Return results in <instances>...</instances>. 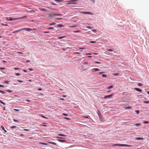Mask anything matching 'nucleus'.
<instances>
[{"label": "nucleus", "mask_w": 149, "mask_h": 149, "mask_svg": "<svg viewBox=\"0 0 149 149\" xmlns=\"http://www.w3.org/2000/svg\"><path fill=\"white\" fill-rule=\"evenodd\" d=\"M26 16H24L23 17H20V18H13L12 17H10L9 18V20L10 21H12V20H16L19 19H23L24 18H26Z\"/></svg>", "instance_id": "obj_1"}, {"label": "nucleus", "mask_w": 149, "mask_h": 149, "mask_svg": "<svg viewBox=\"0 0 149 149\" xmlns=\"http://www.w3.org/2000/svg\"><path fill=\"white\" fill-rule=\"evenodd\" d=\"M83 14H90L93 15V14L92 13L89 12H84L82 13Z\"/></svg>", "instance_id": "obj_2"}, {"label": "nucleus", "mask_w": 149, "mask_h": 149, "mask_svg": "<svg viewBox=\"0 0 149 149\" xmlns=\"http://www.w3.org/2000/svg\"><path fill=\"white\" fill-rule=\"evenodd\" d=\"M113 95V94H111L110 95H106L104 97V98H110Z\"/></svg>", "instance_id": "obj_3"}, {"label": "nucleus", "mask_w": 149, "mask_h": 149, "mask_svg": "<svg viewBox=\"0 0 149 149\" xmlns=\"http://www.w3.org/2000/svg\"><path fill=\"white\" fill-rule=\"evenodd\" d=\"M22 29V30H26V31H31L32 30V29H31L30 28H24Z\"/></svg>", "instance_id": "obj_4"}, {"label": "nucleus", "mask_w": 149, "mask_h": 149, "mask_svg": "<svg viewBox=\"0 0 149 149\" xmlns=\"http://www.w3.org/2000/svg\"><path fill=\"white\" fill-rule=\"evenodd\" d=\"M134 89L135 90H136L138 91L139 92H141L142 91V90L140 89L139 88H134Z\"/></svg>", "instance_id": "obj_5"}, {"label": "nucleus", "mask_w": 149, "mask_h": 149, "mask_svg": "<svg viewBox=\"0 0 149 149\" xmlns=\"http://www.w3.org/2000/svg\"><path fill=\"white\" fill-rule=\"evenodd\" d=\"M121 146H126V147H129V146H130L127 144H121Z\"/></svg>", "instance_id": "obj_6"}, {"label": "nucleus", "mask_w": 149, "mask_h": 149, "mask_svg": "<svg viewBox=\"0 0 149 149\" xmlns=\"http://www.w3.org/2000/svg\"><path fill=\"white\" fill-rule=\"evenodd\" d=\"M53 16H62V15L61 14H56L55 13H53Z\"/></svg>", "instance_id": "obj_7"}, {"label": "nucleus", "mask_w": 149, "mask_h": 149, "mask_svg": "<svg viewBox=\"0 0 149 149\" xmlns=\"http://www.w3.org/2000/svg\"><path fill=\"white\" fill-rule=\"evenodd\" d=\"M22 29H19V30H17V31H14L13 32V33H17V32H18L20 31H22Z\"/></svg>", "instance_id": "obj_8"}, {"label": "nucleus", "mask_w": 149, "mask_h": 149, "mask_svg": "<svg viewBox=\"0 0 149 149\" xmlns=\"http://www.w3.org/2000/svg\"><path fill=\"white\" fill-rule=\"evenodd\" d=\"M47 142L48 143L52 144H53L54 145H56L57 144L56 143H54V142H53L48 141V142Z\"/></svg>", "instance_id": "obj_9"}, {"label": "nucleus", "mask_w": 149, "mask_h": 149, "mask_svg": "<svg viewBox=\"0 0 149 149\" xmlns=\"http://www.w3.org/2000/svg\"><path fill=\"white\" fill-rule=\"evenodd\" d=\"M113 146H121V144H113Z\"/></svg>", "instance_id": "obj_10"}, {"label": "nucleus", "mask_w": 149, "mask_h": 149, "mask_svg": "<svg viewBox=\"0 0 149 149\" xmlns=\"http://www.w3.org/2000/svg\"><path fill=\"white\" fill-rule=\"evenodd\" d=\"M132 108V107L131 106H129V107H125V109H131Z\"/></svg>", "instance_id": "obj_11"}, {"label": "nucleus", "mask_w": 149, "mask_h": 149, "mask_svg": "<svg viewBox=\"0 0 149 149\" xmlns=\"http://www.w3.org/2000/svg\"><path fill=\"white\" fill-rule=\"evenodd\" d=\"M58 140L60 142H66V141L65 140H61V139H58Z\"/></svg>", "instance_id": "obj_12"}, {"label": "nucleus", "mask_w": 149, "mask_h": 149, "mask_svg": "<svg viewBox=\"0 0 149 149\" xmlns=\"http://www.w3.org/2000/svg\"><path fill=\"white\" fill-rule=\"evenodd\" d=\"M1 129L4 131L5 132H7V131L5 130L3 126H1Z\"/></svg>", "instance_id": "obj_13"}, {"label": "nucleus", "mask_w": 149, "mask_h": 149, "mask_svg": "<svg viewBox=\"0 0 149 149\" xmlns=\"http://www.w3.org/2000/svg\"><path fill=\"white\" fill-rule=\"evenodd\" d=\"M53 13H49V17H53Z\"/></svg>", "instance_id": "obj_14"}, {"label": "nucleus", "mask_w": 149, "mask_h": 149, "mask_svg": "<svg viewBox=\"0 0 149 149\" xmlns=\"http://www.w3.org/2000/svg\"><path fill=\"white\" fill-rule=\"evenodd\" d=\"M136 139L139 140H143V138H141V137H137L136 138Z\"/></svg>", "instance_id": "obj_15"}, {"label": "nucleus", "mask_w": 149, "mask_h": 149, "mask_svg": "<svg viewBox=\"0 0 149 149\" xmlns=\"http://www.w3.org/2000/svg\"><path fill=\"white\" fill-rule=\"evenodd\" d=\"M93 70H94L95 71H99V69L96 68H94L93 69Z\"/></svg>", "instance_id": "obj_16"}, {"label": "nucleus", "mask_w": 149, "mask_h": 149, "mask_svg": "<svg viewBox=\"0 0 149 149\" xmlns=\"http://www.w3.org/2000/svg\"><path fill=\"white\" fill-rule=\"evenodd\" d=\"M55 24H56V23H54V22L52 23H51L50 24H49V26H52V25H54Z\"/></svg>", "instance_id": "obj_17"}, {"label": "nucleus", "mask_w": 149, "mask_h": 149, "mask_svg": "<svg viewBox=\"0 0 149 149\" xmlns=\"http://www.w3.org/2000/svg\"><path fill=\"white\" fill-rule=\"evenodd\" d=\"M57 26L58 27H62L63 26V25L62 24H58L57 25Z\"/></svg>", "instance_id": "obj_18"}, {"label": "nucleus", "mask_w": 149, "mask_h": 149, "mask_svg": "<svg viewBox=\"0 0 149 149\" xmlns=\"http://www.w3.org/2000/svg\"><path fill=\"white\" fill-rule=\"evenodd\" d=\"M78 1V0H72L70 1H68V2H76Z\"/></svg>", "instance_id": "obj_19"}, {"label": "nucleus", "mask_w": 149, "mask_h": 149, "mask_svg": "<svg viewBox=\"0 0 149 149\" xmlns=\"http://www.w3.org/2000/svg\"><path fill=\"white\" fill-rule=\"evenodd\" d=\"M113 88V86L112 85L110 86L109 87L107 88V89H110L111 88Z\"/></svg>", "instance_id": "obj_20"}, {"label": "nucleus", "mask_w": 149, "mask_h": 149, "mask_svg": "<svg viewBox=\"0 0 149 149\" xmlns=\"http://www.w3.org/2000/svg\"><path fill=\"white\" fill-rule=\"evenodd\" d=\"M65 36H61V37H58V39H61L64 38H65Z\"/></svg>", "instance_id": "obj_21"}, {"label": "nucleus", "mask_w": 149, "mask_h": 149, "mask_svg": "<svg viewBox=\"0 0 149 149\" xmlns=\"http://www.w3.org/2000/svg\"><path fill=\"white\" fill-rule=\"evenodd\" d=\"M0 102L2 104H3L4 105H6V103L2 101L1 100H0Z\"/></svg>", "instance_id": "obj_22"}, {"label": "nucleus", "mask_w": 149, "mask_h": 149, "mask_svg": "<svg viewBox=\"0 0 149 149\" xmlns=\"http://www.w3.org/2000/svg\"><path fill=\"white\" fill-rule=\"evenodd\" d=\"M40 144H43V145H48V144L47 143H42V142H40Z\"/></svg>", "instance_id": "obj_23"}, {"label": "nucleus", "mask_w": 149, "mask_h": 149, "mask_svg": "<svg viewBox=\"0 0 149 149\" xmlns=\"http://www.w3.org/2000/svg\"><path fill=\"white\" fill-rule=\"evenodd\" d=\"M143 102L144 103H146V104L149 103V101H143Z\"/></svg>", "instance_id": "obj_24"}, {"label": "nucleus", "mask_w": 149, "mask_h": 149, "mask_svg": "<svg viewBox=\"0 0 149 149\" xmlns=\"http://www.w3.org/2000/svg\"><path fill=\"white\" fill-rule=\"evenodd\" d=\"M58 135L59 136H66V135H64V134H58Z\"/></svg>", "instance_id": "obj_25"}, {"label": "nucleus", "mask_w": 149, "mask_h": 149, "mask_svg": "<svg viewBox=\"0 0 149 149\" xmlns=\"http://www.w3.org/2000/svg\"><path fill=\"white\" fill-rule=\"evenodd\" d=\"M138 86H142L143 84L141 83H138Z\"/></svg>", "instance_id": "obj_26"}, {"label": "nucleus", "mask_w": 149, "mask_h": 149, "mask_svg": "<svg viewBox=\"0 0 149 149\" xmlns=\"http://www.w3.org/2000/svg\"><path fill=\"white\" fill-rule=\"evenodd\" d=\"M149 123V122L147 121H145L143 122V123L144 124H147V123Z\"/></svg>", "instance_id": "obj_27"}, {"label": "nucleus", "mask_w": 149, "mask_h": 149, "mask_svg": "<svg viewBox=\"0 0 149 149\" xmlns=\"http://www.w3.org/2000/svg\"><path fill=\"white\" fill-rule=\"evenodd\" d=\"M134 125H136V126H138L140 125H141V124H139V123H138V124L136 123V124H134Z\"/></svg>", "instance_id": "obj_28"}, {"label": "nucleus", "mask_w": 149, "mask_h": 149, "mask_svg": "<svg viewBox=\"0 0 149 149\" xmlns=\"http://www.w3.org/2000/svg\"><path fill=\"white\" fill-rule=\"evenodd\" d=\"M102 77H106L107 76V75L105 74H102Z\"/></svg>", "instance_id": "obj_29"}, {"label": "nucleus", "mask_w": 149, "mask_h": 149, "mask_svg": "<svg viewBox=\"0 0 149 149\" xmlns=\"http://www.w3.org/2000/svg\"><path fill=\"white\" fill-rule=\"evenodd\" d=\"M113 75H114L115 76H117V75H119V74L117 73H113Z\"/></svg>", "instance_id": "obj_30"}, {"label": "nucleus", "mask_w": 149, "mask_h": 149, "mask_svg": "<svg viewBox=\"0 0 149 149\" xmlns=\"http://www.w3.org/2000/svg\"><path fill=\"white\" fill-rule=\"evenodd\" d=\"M17 127L16 126H12L10 127V128H16Z\"/></svg>", "instance_id": "obj_31"}, {"label": "nucleus", "mask_w": 149, "mask_h": 149, "mask_svg": "<svg viewBox=\"0 0 149 149\" xmlns=\"http://www.w3.org/2000/svg\"><path fill=\"white\" fill-rule=\"evenodd\" d=\"M74 54H80V53L79 52H75L73 53Z\"/></svg>", "instance_id": "obj_32"}, {"label": "nucleus", "mask_w": 149, "mask_h": 149, "mask_svg": "<svg viewBox=\"0 0 149 149\" xmlns=\"http://www.w3.org/2000/svg\"><path fill=\"white\" fill-rule=\"evenodd\" d=\"M107 50L109 51H110V52H112L113 51V50L112 49H107Z\"/></svg>", "instance_id": "obj_33"}, {"label": "nucleus", "mask_w": 149, "mask_h": 149, "mask_svg": "<svg viewBox=\"0 0 149 149\" xmlns=\"http://www.w3.org/2000/svg\"><path fill=\"white\" fill-rule=\"evenodd\" d=\"M56 138H58V139H64V138L63 137H56Z\"/></svg>", "instance_id": "obj_34"}, {"label": "nucleus", "mask_w": 149, "mask_h": 149, "mask_svg": "<svg viewBox=\"0 0 149 149\" xmlns=\"http://www.w3.org/2000/svg\"><path fill=\"white\" fill-rule=\"evenodd\" d=\"M4 82H5V83L6 84H8V82H9V81H4Z\"/></svg>", "instance_id": "obj_35"}, {"label": "nucleus", "mask_w": 149, "mask_h": 149, "mask_svg": "<svg viewBox=\"0 0 149 149\" xmlns=\"http://www.w3.org/2000/svg\"><path fill=\"white\" fill-rule=\"evenodd\" d=\"M90 42L91 43H95L96 42L95 41H90Z\"/></svg>", "instance_id": "obj_36"}, {"label": "nucleus", "mask_w": 149, "mask_h": 149, "mask_svg": "<svg viewBox=\"0 0 149 149\" xmlns=\"http://www.w3.org/2000/svg\"><path fill=\"white\" fill-rule=\"evenodd\" d=\"M7 91L9 93H11L13 92L12 91L9 90H8Z\"/></svg>", "instance_id": "obj_37"}, {"label": "nucleus", "mask_w": 149, "mask_h": 149, "mask_svg": "<svg viewBox=\"0 0 149 149\" xmlns=\"http://www.w3.org/2000/svg\"><path fill=\"white\" fill-rule=\"evenodd\" d=\"M86 27L87 28H88V29H92V27L90 26H86Z\"/></svg>", "instance_id": "obj_38"}, {"label": "nucleus", "mask_w": 149, "mask_h": 149, "mask_svg": "<svg viewBox=\"0 0 149 149\" xmlns=\"http://www.w3.org/2000/svg\"><path fill=\"white\" fill-rule=\"evenodd\" d=\"M54 29V28L52 27H49V28H48L47 29Z\"/></svg>", "instance_id": "obj_39"}, {"label": "nucleus", "mask_w": 149, "mask_h": 149, "mask_svg": "<svg viewBox=\"0 0 149 149\" xmlns=\"http://www.w3.org/2000/svg\"><path fill=\"white\" fill-rule=\"evenodd\" d=\"M136 112L137 114L139 113V110H136Z\"/></svg>", "instance_id": "obj_40"}, {"label": "nucleus", "mask_w": 149, "mask_h": 149, "mask_svg": "<svg viewBox=\"0 0 149 149\" xmlns=\"http://www.w3.org/2000/svg\"><path fill=\"white\" fill-rule=\"evenodd\" d=\"M15 74L17 76H19L20 75V74L19 73H16Z\"/></svg>", "instance_id": "obj_41"}, {"label": "nucleus", "mask_w": 149, "mask_h": 149, "mask_svg": "<svg viewBox=\"0 0 149 149\" xmlns=\"http://www.w3.org/2000/svg\"><path fill=\"white\" fill-rule=\"evenodd\" d=\"M94 63H95L100 64V63L99 62H94Z\"/></svg>", "instance_id": "obj_42"}, {"label": "nucleus", "mask_w": 149, "mask_h": 149, "mask_svg": "<svg viewBox=\"0 0 149 149\" xmlns=\"http://www.w3.org/2000/svg\"><path fill=\"white\" fill-rule=\"evenodd\" d=\"M13 121L15 122H18V121L17 120H16L15 119H13Z\"/></svg>", "instance_id": "obj_43"}, {"label": "nucleus", "mask_w": 149, "mask_h": 149, "mask_svg": "<svg viewBox=\"0 0 149 149\" xmlns=\"http://www.w3.org/2000/svg\"><path fill=\"white\" fill-rule=\"evenodd\" d=\"M0 92L1 93H5V92H3V91H1V90H0Z\"/></svg>", "instance_id": "obj_44"}, {"label": "nucleus", "mask_w": 149, "mask_h": 149, "mask_svg": "<svg viewBox=\"0 0 149 149\" xmlns=\"http://www.w3.org/2000/svg\"><path fill=\"white\" fill-rule=\"evenodd\" d=\"M0 69L3 70L5 69V68H0Z\"/></svg>", "instance_id": "obj_45"}, {"label": "nucleus", "mask_w": 149, "mask_h": 149, "mask_svg": "<svg viewBox=\"0 0 149 149\" xmlns=\"http://www.w3.org/2000/svg\"><path fill=\"white\" fill-rule=\"evenodd\" d=\"M17 81L19 82H21V83H22V82H23V81H21V80H17Z\"/></svg>", "instance_id": "obj_46"}, {"label": "nucleus", "mask_w": 149, "mask_h": 149, "mask_svg": "<svg viewBox=\"0 0 149 149\" xmlns=\"http://www.w3.org/2000/svg\"><path fill=\"white\" fill-rule=\"evenodd\" d=\"M44 33H49V31H45V32H44Z\"/></svg>", "instance_id": "obj_47"}, {"label": "nucleus", "mask_w": 149, "mask_h": 149, "mask_svg": "<svg viewBox=\"0 0 149 149\" xmlns=\"http://www.w3.org/2000/svg\"><path fill=\"white\" fill-rule=\"evenodd\" d=\"M92 31H93V32H96V30L95 29H92Z\"/></svg>", "instance_id": "obj_48"}, {"label": "nucleus", "mask_w": 149, "mask_h": 149, "mask_svg": "<svg viewBox=\"0 0 149 149\" xmlns=\"http://www.w3.org/2000/svg\"><path fill=\"white\" fill-rule=\"evenodd\" d=\"M104 73V72H100L99 74H102V73Z\"/></svg>", "instance_id": "obj_49"}, {"label": "nucleus", "mask_w": 149, "mask_h": 149, "mask_svg": "<svg viewBox=\"0 0 149 149\" xmlns=\"http://www.w3.org/2000/svg\"><path fill=\"white\" fill-rule=\"evenodd\" d=\"M14 110L16 111H19V110L16 109H14Z\"/></svg>", "instance_id": "obj_50"}, {"label": "nucleus", "mask_w": 149, "mask_h": 149, "mask_svg": "<svg viewBox=\"0 0 149 149\" xmlns=\"http://www.w3.org/2000/svg\"><path fill=\"white\" fill-rule=\"evenodd\" d=\"M24 130L26 131H29V130L26 129H24Z\"/></svg>", "instance_id": "obj_51"}, {"label": "nucleus", "mask_w": 149, "mask_h": 149, "mask_svg": "<svg viewBox=\"0 0 149 149\" xmlns=\"http://www.w3.org/2000/svg\"><path fill=\"white\" fill-rule=\"evenodd\" d=\"M79 49H84V47H80L79 48Z\"/></svg>", "instance_id": "obj_52"}, {"label": "nucleus", "mask_w": 149, "mask_h": 149, "mask_svg": "<svg viewBox=\"0 0 149 149\" xmlns=\"http://www.w3.org/2000/svg\"><path fill=\"white\" fill-rule=\"evenodd\" d=\"M56 19H58V20H61V18H56Z\"/></svg>", "instance_id": "obj_53"}, {"label": "nucleus", "mask_w": 149, "mask_h": 149, "mask_svg": "<svg viewBox=\"0 0 149 149\" xmlns=\"http://www.w3.org/2000/svg\"><path fill=\"white\" fill-rule=\"evenodd\" d=\"M74 32H75V33L79 32V31H74Z\"/></svg>", "instance_id": "obj_54"}, {"label": "nucleus", "mask_w": 149, "mask_h": 149, "mask_svg": "<svg viewBox=\"0 0 149 149\" xmlns=\"http://www.w3.org/2000/svg\"><path fill=\"white\" fill-rule=\"evenodd\" d=\"M19 68H14V70H19Z\"/></svg>", "instance_id": "obj_55"}, {"label": "nucleus", "mask_w": 149, "mask_h": 149, "mask_svg": "<svg viewBox=\"0 0 149 149\" xmlns=\"http://www.w3.org/2000/svg\"><path fill=\"white\" fill-rule=\"evenodd\" d=\"M42 117L44 118H46V119H47V118L45 117V116H42Z\"/></svg>", "instance_id": "obj_56"}, {"label": "nucleus", "mask_w": 149, "mask_h": 149, "mask_svg": "<svg viewBox=\"0 0 149 149\" xmlns=\"http://www.w3.org/2000/svg\"><path fill=\"white\" fill-rule=\"evenodd\" d=\"M63 114L65 116H67L68 115L66 114L63 113Z\"/></svg>", "instance_id": "obj_57"}, {"label": "nucleus", "mask_w": 149, "mask_h": 149, "mask_svg": "<svg viewBox=\"0 0 149 149\" xmlns=\"http://www.w3.org/2000/svg\"><path fill=\"white\" fill-rule=\"evenodd\" d=\"M26 101H27V102H31V101H30V100H26Z\"/></svg>", "instance_id": "obj_58"}, {"label": "nucleus", "mask_w": 149, "mask_h": 149, "mask_svg": "<svg viewBox=\"0 0 149 149\" xmlns=\"http://www.w3.org/2000/svg\"><path fill=\"white\" fill-rule=\"evenodd\" d=\"M84 64H86V65H87L88 64V63H87V62H85V63H83Z\"/></svg>", "instance_id": "obj_59"}, {"label": "nucleus", "mask_w": 149, "mask_h": 149, "mask_svg": "<svg viewBox=\"0 0 149 149\" xmlns=\"http://www.w3.org/2000/svg\"><path fill=\"white\" fill-rule=\"evenodd\" d=\"M0 87H4V86L2 85H0Z\"/></svg>", "instance_id": "obj_60"}, {"label": "nucleus", "mask_w": 149, "mask_h": 149, "mask_svg": "<svg viewBox=\"0 0 149 149\" xmlns=\"http://www.w3.org/2000/svg\"><path fill=\"white\" fill-rule=\"evenodd\" d=\"M29 70H30V71H32L33 70V69H31V68H29Z\"/></svg>", "instance_id": "obj_61"}, {"label": "nucleus", "mask_w": 149, "mask_h": 149, "mask_svg": "<svg viewBox=\"0 0 149 149\" xmlns=\"http://www.w3.org/2000/svg\"><path fill=\"white\" fill-rule=\"evenodd\" d=\"M38 90H39V91H41V90H42V89L41 88H38Z\"/></svg>", "instance_id": "obj_62"}, {"label": "nucleus", "mask_w": 149, "mask_h": 149, "mask_svg": "<svg viewBox=\"0 0 149 149\" xmlns=\"http://www.w3.org/2000/svg\"><path fill=\"white\" fill-rule=\"evenodd\" d=\"M91 1H93V3H95V0H92Z\"/></svg>", "instance_id": "obj_63"}, {"label": "nucleus", "mask_w": 149, "mask_h": 149, "mask_svg": "<svg viewBox=\"0 0 149 149\" xmlns=\"http://www.w3.org/2000/svg\"><path fill=\"white\" fill-rule=\"evenodd\" d=\"M84 117L86 118H88V116H85Z\"/></svg>", "instance_id": "obj_64"}]
</instances>
